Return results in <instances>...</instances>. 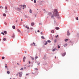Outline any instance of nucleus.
Listing matches in <instances>:
<instances>
[{"label": "nucleus", "mask_w": 79, "mask_h": 79, "mask_svg": "<svg viewBox=\"0 0 79 79\" xmlns=\"http://www.w3.org/2000/svg\"><path fill=\"white\" fill-rule=\"evenodd\" d=\"M68 40H68V39H66V40H64L65 42H67V41H68Z\"/></svg>", "instance_id": "ddd939ff"}, {"label": "nucleus", "mask_w": 79, "mask_h": 79, "mask_svg": "<svg viewBox=\"0 0 79 79\" xmlns=\"http://www.w3.org/2000/svg\"><path fill=\"white\" fill-rule=\"evenodd\" d=\"M25 53H26V52H25Z\"/></svg>", "instance_id": "052dcab7"}, {"label": "nucleus", "mask_w": 79, "mask_h": 79, "mask_svg": "<svg viewBox=\"0 0 79 79\" xmlns=\"http://www.w3.org/2000/svg\"><path fill=\"white\" fill-rule=\"evenodd\" d=\"M40 34H42V32H41Z\"/></svg>", "instance_id": "a18cd8bd"}, {"label": "nucleus", "mask_w": 79, "mask_h": 79, "mask_svg": "<svg viewBox=\"0 0 79 79\" xmlns=\"http://www.w3.org/2000/svg\"><path fill=\"white\" fill-rule=\"evenodd\" d=\"M12 28H13V29H15V26H13Z\"/></svg>", "instance_id": "f3484780"}, {"label": "nucleus", "mask_w": 79, "mask_h": 79, "mask_svg": "<svg viewBox=\"0 0 79 79\" xmlns=\"http://www.w3.org/2000/svg\"><path fill=\"white\" fill-rule=\"evenodd\" d=\"M2 60H4V59H5V57H2Z\"/></svg>", "instance_id": "7c9ffc66"}, {"label": "nucleus", "mask_w": 79, "mask_h": 79, "mask_svg": "<svg viewBox=\"0 0 79 79\" xmlns=\"http://www.w3.org/2000/svg\"><path fill=\"white\" fill-rule=\"evenodd\" d=\"M27 75H28V74H26V76H27Z\"/></svg>", "instance_id": "603ef678"}, {"label": "nucleus", "mask_w": 79, "mask_h": 79, "mask_svg": "<svg viewBox=\"0 0 79 79\" xmlns=\"http://www.w3.org/2000/svg\"><path fill=\"white\" fill-rule=\"evenodd\" d=\"M70 33H69V31H67V35H69Z\"/></svg>", "instance_id": "20e7f679"}, {"label": "nucleus", "mask_w": 79, "mask_h": 79, "mask_svg": "<svg viewBox=\"0 0 79 79\" xmlns=\"http://www.w3.org/2000/svg\"><path fill=\"white\" fill-rule=\"evenodd\" d=\"M54 22L55 23V22H56V21H55V20Z\"/></svg>", "instance_id": "4d7b16f0"}, {"label": "nucleus", "mask_w": 79, "mask_h": 79, "mask_svg": "<svg viewBox=\"0 0 79 79\" xmlns=\"http://www.w3.org/2000/svg\"><path fill=\"white\" fill-rule=\"evenodd\" d=\"M30 29H32V28H31Z\"/></svg>", "instance_id": "5fc2aeb1"}, {"label": "nucleus", "mask_w": 79, "mask_h": 79, "mask_svg": "<svg viewBox=\"0 0 79 79\" xmlns=\"http://www.w3.org/2000/svg\"><path fill=\"white\" fill-rule=\"evenodd\" d=\"M19 77H21L22 76V75H23V72H20L19 73Z\"/></svg>", "instance_id": "f03ea898"}, {"label": "nucleus", "mask_w": 79, "mask_h": 79, "mask_svg": "<svg viewBox=\"0 0 79 79\" xmlns=\"http://www.w3.org/2000/svg\"><path fill=\"white\" fill-rule=\"evenodd\" d=\"M67 45H68V44H65L64 45V47H66Z\"/></svg>", "instance_id": "9d476101"}, {"label": "nucleus", "mask_w": 79, "mask_h": 79, "mask_svg": "<svg viewBox=\"0 0 79 79\" xmlns=\"http://www.w3.org/2000/svg\"><path fill=\"white\" fill-rule=\"evenodd\" d=\"M7 67H8V66H5V68H7Z\"/></svg>", "instance_id": "37998d69"}, {"label": "nucleus", "mask_w": 79, "mask_h": 79, "mask_svg": "<svg viewBox=\"0 0 79 79\" xmlns=\"http://www.w3.org/2000/svg\"><path fill=\"white\" fill-rule=\"evenodd\" d=\"M1 7H2V6H0V8H1Z\"/></svg>", "instance_id": "de8ad7c7"}, {"label": "nucleus", "mask_w": 79, "mask_h": 79, "mask_svg": "<svg viewBox=\"0 0 79 79\" xmlns=\"http://www.w3.org/2000/svg\"><path fill=\"white\" fill-rule=\"evenodd\" d=\"M66 1H68V0H66Z\"/></svg>", "instance_id": "0e129e2a"}, {"label": "nucleus", "mask_w": 79, "mask_h": 79, "mask_svg": "<svg viewBox=\"0 0 79 79\" xmlns=\"http://www.w3.org/2000/svg\"><path fill=\"white\" fill-rule=\"evenodd\" d=\"M66 52H65L64 53H63L62 54V56H65V55H66Z\"/></svg>", "instance_id": "423d86ee"}, {"label": "nucleus", "mask_w": 79, "mask_h": 79, "mask_svg": "<svg viewBox=\"0 0 79 79\" xmlns=\"http://www.w3.org/2000/svg\"><path fill=\"white\" fill-rule=\"evenodd\" d=\"M34 25V23H32L31 24V26H33Z\"/></svg>", "instance_id": "4468645a"}, {"label": "nucleus", "mask_w": 79, "mask_h": 79, "mask_svg": "<svg viewBox=\"0 0 79 79\" xmlns=\"http://www.w3.org/2000/svg\"><path fill=\"white\" fill-rule=\"evenodd\" d=\"M31 1H33V0H31Z\"/></svg>", "instance_id": "bf43d9fd"}, {"label": "nucleus", "mask_w": 79, "mask_h": 79, "mask_svg": "<svg viewBox=\"0 0 79 79\" xmlns=\"http://www.w3.org/2000/svg\"><path fill=\"white\" fill-rule=\"evenodd\" d=\"M57 37H58V35H57L56 36V38H57Z\"/></svg>", "instance_id": "4c0bfd02"}, {"label": "nucleus", "mask_w": 79, "mask_h": 79, "mask_svg": "<svg viewBox=\"0 0 79 79\" xmlns=\"http://www.w3.org/2000/svg\"><path fill=\"white\" fill-rule=\"evenodd\" d=\"M55 59H56V56H55Z\"/></svg>", "instance_id": "6e6d98bb"}, {"label": "nucleus", "mask_w": 79, "mask_h": 79, "mask_svg": "<svg viewBox=\"0 0 79 79\" xmlns=\"http://www.w3.org/2000/svg\"><path fill=\"white\" fill-rule=\"evenodd\" d=\"M17 64H18V63H17Z\"/></svg>", "instance_id": "774afa93"}, {"label": "nucleus", "mask_w": 79, "mask_h": 79, "mask_svg": "<svg viewBox=\"0 0 79 79\" xmlns=\"http://www.w3.org/2000/svg\"><path fill=\"white\" fill-rule=\"evenodd\" d=\"M48 42H49V43H50L51 42V41L50 40H48L47 41Z\"/></svg>", "instance_id": "6ab92c4d"}, {"label": "nucleus", "mask_w": 79, "mask_h": 79, "mask_svg": "<svg viewBox=\"0 0 79 79\" xmlns=\"http://www.w3.org/2000/svg\"><path fill=\"white\" fill-rule=\"evenodd\" d=\"M3 15L4 16H6V14H3Z\"/></svg>", "instance_id": "cd10ccee"}, {"label": "nucleus", "mask_w": 79, "mask_h": 79, "mask_svg": "<svg viewBox=\"0 0 79 79\" xmlns=\"http://www.w3.org/2000/svg\"><path fill=\"white\" fill-rule=\"evenodd\" d=\"M5 12H6H6H8V11L7 10H6Z\"/></svg>", "instance_id": "79ce46f5"}, {"label": "nucleus", "mask_w": 79, "mask_h": 79, "mask_svg": "<svg viewBox=\"0 0 79 79\" xmlns=\"http://www.w3.org/2000/svg\"><path fill=\"white\" fill-rule=\"evenodd\" d=\"M33 44L34 46H35V43L34 42H33Z\"/></svg>", "instance_id": "c85d7f7f"}, {"label": "nucleus", "mask_w": 79, "mask_h": 79, "mask_svg": "<svg viewBox=\"0 0 79 79\" xmlns=\"http://www.w3.org/2000/svg\"><path fill=\"white\" fill-rule=\"evenodd\" d=\"M23 69H24L23 68H21V69H20V70L21 71H22V70H23Z\"/></svg>", "instance_id": "b1692460"}, {"label": "nucleus", "mask_w": 79, "mask_h": 79, "mask_svg": "<svg viewBox=\"0 0 79 79\" xmlns=\"http://www.w3.org/2000/svg\"><path fill=\"white\" fill-rule=\"evenodd\" d=\"M38 58V57L37 56H36L35 57V58H36V59H37V58Z\"/></svg>", "instance_id": "ea45409f"}, {"label": "nucleus", "mask_w": 79, "mask_h": 79, "mask_svg": "<svg viewBox=\"0 0 79 79\" xmlns=\"http://www.w3.org/2000/svg\"><path fill=\"white\" fill-rule=\"evenodd\" d=\"M23 7H24V8H26V6L25 5H23Z\"/></svg>", "instance_id": "a211bd4d"}, {"label": "nucleus", "mask_w": 79, "mask_h": 79, "mask_svg": "<svg viewBox=\"0 0 79 79\" xmlns=\"http://www.w3.org/2000/svg\"><path fill=\"white\" fill-rule=\"evenodd\" d=\"M7 74H10V72L9 71H8L7 72Z\"/></svg>", "instance_id": "a878e982"}, {"label": "nucleus", "mask_w": 79, "mask_h": 79, "mask_svg": "<svg viewBox=\"0 0 79 79\" xmlns=\"http://www.w3.org/2000/svg\"><path fill=\"white\" fill-rule=\"evenodd\" d=\"M5 10H7L8 9V7L7 6H5Z\"/></svg>", "instance_id": "2eb2a0df"}, {"label": "nucleus", "mask_w": 79, "mask_h": 79, "mask_svg": "<svg viewBox=\"0 0 79 79\" xmlns=\"http://www.w3.org/2000/svg\"><path fill=\"white\" fill-rule=\"evenodd\" d=\"M17 22V21H16V23Z\"/></svg>", "instance_id": "69168bd1"}, {"label": "nucleus", "mask_w": 79, "mask_h": 79, "mask_svg": "<svg viewBox=\"0 0 79 79\" xmlns=\"http://www.w3.org/2000/svg\"><path fill=\"white\" fill-rule=\"evenodd\" d=\"M55 29L56 30H58L59 29V27H55Z\"/></svg>", "instance_id": "0eeeda50"}, {"label": "nucleus", "mask_w": 79, "mask_h": 79, "mask_svg": "<svg viewBox=\"0 0 79 79\" xmlns=\"http://www.w3.org/2000/svg\"><path fill=\"white\" fill-rule=\"evenodd\" d=\"M1 34H3V35H5V34H4V33H3L2 32V33H1Z\"/></svg>", "instance_id": "473e14b6"}, {"label": "nucleus", "mask_w": 79, "mask_h": 79, "mask_svg": "<svg viewBox=\"0 0 79 79\" xmlns=\"http://www.w3.org/2000/svg\"><path fill=\"white\" fill-rule=\"evenodd\" d=\"M6 40V38H4V39H3V40L4 41H5V40Z\"/></svg>", "instance_id": "393cba45"}, {"label": "nucleus", "mask_w": 79, "mask_h": 79, "mask_svg": "<svg viewBox=\"0 0 79 79\" xmlns=\"http://www.w3.org/2000/svg\"><path fill=\"white\" fill-rule=\"evenodd\" d=\"M25 60H26V57L24 56L23 59V62H25Z\"/></svg>", "instance_id": "7ed1b4c3"}, {"label": "nucleus", "mask_w": 79, "mask_h": 79, "mask_svg": "<svg viewBox=\"0 0 79 79\" xmlns=\"http://www.w3.org/2000/svg\"><path fill=\"white\" fill-rule=\"evenodd\" d=\"M17 31L19 32H20V30L19 29H17Z\"/></svg>", "instance_id": "aec40b11"}, {"label": "nucleus", "mask_w": 79, "mask_h": 79, "mask_svg": "<svg viewBox=\"0 0 79 79\" xmlns=\"http://www.w3.org/2000/svg\"><path fill=\"white\" fill-rule=\"evenodd\" d=\"M29 64H30V63H31V62L30 61H29Z\"/></svg>", "instance_id": "c03bdc74"}, {"label": "nucleus", "mask_w": 79, "mask_h": 79, "mask_svg": "<svg viewBox=\"0 0 79 79\" xmlns=\"http://www.w3.org/2000/svg\"><path fill=\"white\" fill-rule=\"evenodd\" d=\"M53 15L55 16H58V13L57 11V9H55L53 13Z\"/></svg>", "instance_id": "f257e3e1"}, {"label": "nucleus", "mask_w": 79, "mask_h": 79, "mask_svg": "<svg viewBox=\"0 0 79 79\" xmlns=\"http://www.w3.org/2000/svg\"><path fill=\"white\" fill-rule=\"evenodd\" d=\"M47 44H48V43L46 41V43L44 44L45 45H47Z\"/></svg>", "instance_id": "dca6fc26"}, {"label": "nucleus", "mask_w": 79, "mask_h": 79, "mask_svg": "<svg viewBox=\"0 0 79 79\" xmlns=\"http://www.w3.org/2000/svg\"><path fill=\"white\" fill-rule=\"evenodd\" d=\"M34 2L35 3H36V1L35 0H34Z\"/></svg>", "instance_id": "bb28decb"}, {"label": "nucleus", "mask_w": 79, "mask_h": 79, "mask_svg": "<svg viewBox=\"0 0 79 79\" xmlns=\"http://www.w3.org/2000/svg\"><path fill=\"white\" fill-rule=\"evenodd\" d=\"M23 9H24V8H23Z\"/></svg>", "instance_id": "13d9d810"}, {"label": "nucleus", "mask_w": 79, "mask_h": 79, "mask_svg": "<svg viewBox=\"0 0 79 79\" xmlns=\"http://www.w3.org/2000/svg\"><path fill=\"white\" fill-rule=\"evenodd\" d=\"M2 9H3V7H2Z\"/></svg>", "instance_id": "09e8293b"}, {"label": "nucleus", "mask_w": 79, "mask_h": 79, "mask_svg": "<svg viewBox=\"0 0 79 79\" xmlns=\"http://www.w3.org/2000/svg\"><path fill=\"white\" fill-rule=\"evenodd\" d=\"M55 50H56V49H54L52 50V51L53 52H55Z\"/></svg>", "instance_id": "c756f323"}, {"label": "nucleus", "mask_w": 79, "mask_h": 79, "mask_svg": "<svg viewBox=\"0 0 79 79\" xmlns=\"http://www.w3.org/2000/svg\"><path fill=\"white\" fill-rule=\"evenodd\" d=\"M54 42H56V40H54Z\"/></svg>", "instance_id": "e433bc0d"}, {"label": "nucleus", "mask_w": 79, "mask_h": 79, "mask_svg": "<svg viewBox=\"0 0 79 79\" xmlns=\"http://www.w3.org/2000/svg\"><path fill=\"white\" fill-rule=\"evenodd\" d=\"M21 21H23V20L22 19V20H21Z\"/></svg>", "instance_id": "338daca9"}, {"label": "nucleus", "mask_w": 79, "mask_h": 79, "mask_svg": "<svg viewBox=\"0 0 79 79\" xmlns=\"http://www.w3.org/2000/svg\"><path fill=\"white\" fill-rule=\"evenodd\" d=\"M51 32H52V33H54V31H53V30H52V31H51Z\"/></svg>", "instance_id": "4be33fe9"}, {"label": "nucleus", "mask_w": 79, "mask_h": 79, "mask_svg": "<svg viewBox=\"0 0 79 79\" xmlns=\"http://www.w3.org/2000/svg\"><path fill=\"white\" fill-rule=\"evenodd\" d=\"M29 12L30 13H32V10H31V9L30 10Z\"/></svg>", "instance_id": "2f4dec72"}, {"label": "nucleus", "mask_w": 79, "mask_h": 79, "mask_svg": "<svg viewBox=\"0 0 79 79\" xmlns=\"http://www.w3.org/2000/svg\"><path fill=\"white\" fill-rule=\"evenodd\" d=\"M4 34H7V33L6 32V31H4Z\"/></svg>", "instance_id": "f8f14e48"}, {"label": "nucleus", "mask_w": 79, "mask_h": 79, "mask_svg": "<svg viewBox=\"0 0 79 79\" xmlns=\"http://www.w3.org/2000/svg\"><path fill=\"white\" fill-rule=\"evenodd\" d=\"M30 57H31V59L32 60H34V57H33L31 56Z\"/></svg>", "instance_id": "9b49d317"}, {"label": "nucleus", "mask_w": 79, "mask_h": 79, "mask_svg": "<svg viewBox=\"0 0 79 79\" xmlns=\"http://www.w3.org/2000/svg\"><path fill=\"white\" fill-rule=\"evenodd\" d=\"M78 17H77V18H76V19H77V20H78V19H78Z\"/></svg>", "instance_id": "f704fd0d"}, {"label": "nucleus", "mask_w": 79, "mask_h": 79, "mask_svg": "<svg viewBox=\"0 0 79 79\" xmlns=\"http://www.w3.org/2000/svg\"><path fill=\"white\" fill-rule=\"evenodd\" d=\"M48 15L49 16H51V15H52V13L51 12L49 13L48 14Z\"/></svg>", "instance_id": "39448f33"}, {"label": "nucleus", "mask_w": 79, "mask_h": 79, "mask_svg": "<svg viewBox=\"0 0 79 79\" xmlns=\"http://www.w3.org/2000/svg\"><path fill=\"white\" fill-rule=\"evenodd\" d=\"M31 46H32L33 45V44L32 43L31 44Z\"/></svg>", "instance_id": "58836bf2"}, {"label": "nucleus", "mask_w": 79, "mask_h": 79, "mask_svg": "<svg viewBox=\"0 0 79 79\" xmlns=\"http://www.w3.org/2000/svg\"><path fill=\"white\" fill-rule=\"evenodd\" d=\"M12 37H15V33L13 34V35L12 36Z\"/></svg>", "instance_id": "412c9836"}, {"label": "nucleus", "mask_w": 79, "mask_h": 79, "mask_svg": "<svg viewBox=\"0 0 79 79\" xmlns=\"http://www.w3.org/2000/svg\"><path fill=\"white\" fill-rule=\"evenodd\" d=\"M26 28H27L28 29H29V27H27V26H26L25 27Z\"/></svg>", "instance_id": "1a4fd4ad"}, {"label": "nucleus", "mask_w": 79, "mask_h": 79, "mask_svg": "<svg viewBox=\"0 0 79 79\" xmlns=\"http://www.w3.org/2000/svg\"><path fill=\"white\" fill-rule=\"evenodd\" d=\"M26 68L25 67V69H26Z\"/></svg>", "instance_id": "e2e57ef3"}, {"label": "nucleus", "mask_w": 79, "mask_h": 79, "mask_svg": "<svg viewBox=\"0 0 79 79\" xmlns=\"http://www.w3.org/2000/svg\"><path fill=\"white\" fill-rule=\"evenodd\" d=\"M37 64L38 65H39V64H40V62H38Z\"/></svg>", "instance_id": "72a5a7b5"}, {"label": "nucleus", "mask_w": 79, "mask_h": 79, "mask_svg": "<svg viewBox=\"0 0 79 79\" xmlns=\"http://www.w3.org/2000/svg\"><path fill=\"white\" fill-rule=\"evenodd\" d=\"M39 25H41V23H39Z\"/></svg>", "instance_id": "49530a36"}, {"label": "nucleus", "mask_w": 79, "mask_h": 79, "mask_svg": "<svg viewBox=\"0 0 79 79\" xmlns=\"http://www.w3.org/2000/svg\"><path fill=\"white\" fill-rule=\"evenodd\" d=\"M41 37L42 38V39H45V37H44V36H41Z\"/></svg>", "instance_id": "6e6552de"}, {"label": "nucleus", "mask_w": 79, "mask_h": 79, "mask_svg": "<svg viewBox=\"0 0 79 79\" xmlns=\"http://www.w3.org/2000/svg\"><path fill=\"white\" fill-rule=\"evenodd\" d=\"M60 48V46H59V45L58 46V48Z\"/></svg>", "instance_id": "c9c22d12"}, {"label": "nucleus", "mask_w": 79, "mask_h": 79, "mask_svg": "<svg viewBox=\"0 0 79 79\" xmlns=\"http://www.w3.org/2000/svg\"><path fill=\"white\" fill-rule=\"evenodd\" d=\"M0 40H2L0 39Z\"/></svg>", "instance_id": "680f3d73"}, {"label": "nucleus", "mask_w": 79, "mask_h": 79, "mask_svg": "<svg viewBox=\"0 0 79 79\" xmlns=\"http://www.w3.org/2000/svg\"><path fill=\"white\" fill-rule=\"evenodd\" d=\"M51 18H54V16H53V15H52L51 16Z\"/></svg>", "instance_id": "5701e85b"}, {"label": "nucleus", "mask_w": 79, "mask_h": 79, "mask_svg": "<svg viewBox=\"0 0 79 79\" xmlns=\"http://www.w3.org/2000/svg\"><path fill=\"white\" fill-rule=\"evenodd\" d=\"M35 70H38V69H35Z\"/></svg>", "instance_id": "8fccbe9b"}, {"label": "nucleus", "mask_w": 79, "mask_h": 79, "mask_svg": "<svg viewBox=\"0 0 79 79\" xmlns=\"http://www.w3.org/2000/svg\"><path fill=\"white\" fill-rule=\"evenodd\" d=\"M16 76H18V74H17Z\"/></svg>", "instance_id": "864d4df0"}, {"label": "nucleus", "mask_w": 79, "mask_h": 79, "mask_svg": "<svg viewBox=\"0 0 79 79\" xmlns=\"http://www.w3.org/2000/svg\"><path fill=\"white\" fill-rule=\"evenodd\" d=\"M37 32H40V31H39V30H38Z\"/></svg>", "instance_id": "a19ab883"}, {"label": "nucleus", "mask_w": 79, "mask_h": 79, "mask_svg": "<svg viewBox=\"0 0 79 79\" xmlns=\"http://www.w3.org/2000/svg\"><path fill=\"white\" fill-rule=\"evenodd\" d=\"M5 65H6V66H7V64H5Z\"/></svg>", "instance_id": "3c124183"}]
</instances>
